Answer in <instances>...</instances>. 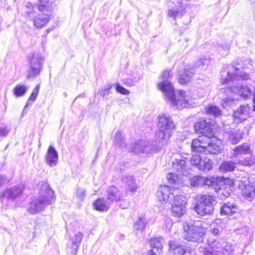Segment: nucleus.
Here are the masks:
<instances>
[{
    "label": "nucleus",
    "mask_w": 255,
    "mask_h": 255,
    "mask_svg": "<svg viewBox=\"0 0 255 255\" xmlns=\"http://www.w3.org/2000/svg\"><path fill=\"white\" fill-rule=\"evenodd\" d=\"M186 204L185 198L184 196H175L171 207L173 215L178 217L183 215L186 212Z\"/></svg>",
    "instance_id": "obj_11"
},
{
    "label": "nucleus",
    "mask_w": 255,
    "mask_h": 255,
    "mask_svg": "<svg viewBox=\"0 0 255 255\" xmlns=\"http://www.w3.org/2000/svg\"><path fill=\"white\" fill-rule=\"evenodd\" d=\"M167 179L169 183L173 184H178L179 181V177L176 174L173 173L168 174Z\"/></svg>",
    "instance_id": "obj_45"
},
{
    "label": "nucleus",
    "mask_w": 255,
    "mask_h": 255,
    "mask_svg": "<svg viewBox=\"0 0 255 255\" xmlns=\"http://www.w3.org/2000/svg\"><path fill=\"white\" fill-rule=\"evenodd\" d=\"M112 86L109 85H108L105 89H102L100 91L101 96L105 97V96L109 94V91L111 89Z\"/></svg>",
    "instance_id": "obj_51"
},
{
    "label": "nucleus",
    "mask_w": 255,
    "mask_h": 255,
    "mask_svg": "<svg viewBox=\"0 0 255 255\" xmlns=\"http://www.w3.org/2000/svg\"><path fill=\"white\" fill-rule=\"evenodd\" d=\"M220 191L221 194H223L225 197H228L230 194V192L229 191H226L224 192L222 189H220Z\"/></svg>",
    "instance_id": "obj_56"
},
{
    "label": "nucleus",
    "mask_w": 255,
    "mask_h": 255,
    "mask_svg": "<svg viewBox=\"0 0 255 255\" xmlns=\"http://www.w3.org/2000/svg\"><path fill=\"white\" fill-rule=\"evenodd\" d=\"M199 250L200 252L203 253V255H219L218 254L210 251L209 249H207L206 247H200Z\"/></svg>",
    "instance_id": "obj_49"
},
{
    "label": "nucleus",
    "mask_w": 255,
    "mask_h": 255,
    "mask_svg": "<svg viewBox=\"0 0 255 255\" xmlns=\"http://www.w3.org/2000/svg\"><path fill=\"white\" fill-rule=\"evenodd\" d=\"M7 178L4 175H0V187L8 182Z\"/></svg>",
    "instance_id": "obj_53"
},
{
    "label": "nucleus",
    "mask_w": 255,
    "mask_h": 255,
    "mask_svg": "<svg viewBox=\"0 0 255 255\" xmlns=\"http://www.w3.org/2000/svg\"><path fill=\"white\" fill-rule=\"evenodd\" d=\"M167 223L169 224V225H170V224H171V220L170 219H167V220H166Z\"/></svg>",
    "instance_id": "obj_57"
},
{
    "label": "nucleus",
    "mask_w": 255,
    "mask_h": 255,
    "mask_svg": "<svg viewBox=\"0 0 255 255\" xmlns=\"http://www.w3.org/2000/svg\"><path fill=\"white\" fill-rule=\"evenodd\" d=\"M233 153L235 157L242 154H246L250 153L251 148L250 145L246 143L236 146L233 149Z\"/></svg>",
    "instance_id": "obj_24"
},
{
    "label": "nucleus",
    "mask_w": 255,
    "mask_h": 255,
    "mask_svg": "<svg viewBox=\"0 0 255 255\" xmlns=\"http://www.w3.org/2000/svg\"><path fill=\"white\" fill-rule=\"evenodd\" d=\"M86 191L83 188H78L76 191V195L79 200L82 201L85 197Z\"/></svg>",
    "instance_id": "obj_47"
},
{
    "label": "nucleus",
    "mask_w": 255,
    "mask_h": 255,
    "mask_svg": "<svg viewBox=\"0 0 255 255\" xmlns=\"http://www.w3.org/2000/svg\"><path fill=\"white\" fill-rule=\"evenodd\" d=\"M239 187L242 190L243 195L249 200L255 195V188L249 184L248 181H241Z\"/></svg>",
    "instance_id": "obj_20"
},
{
    "label": "nucleus",
    "mask_w": 255,
    "mask_h": 255,
    "mask_svg": "<svg viewBox=\"0 0 255 255\" xmlns=\"http://www.w3.org/2000/svg\"><path fill=\"white\" fill-rule=\"evenodd\" d=\"M213 136L201 135L193 140L191 144V149L193 151L205 154L208 145Z\"/></svg>",
    "instance_id": "obj_10"
},
{
    "label": "nucleus",
    "mask_w": 255,
    "mask_h": 255,
    "mask_svg": "<svg viewBox=\"0 0 255 255\" xmlns=\"http://www.w3.org/2000/svg\"><path fill=\"white\" fill-rule=\"evenodd\" d=\"M108 196L107 200L111 205L114 202H118L122 198L120 191L115 186L110 187L107 190Z\"/></svg>",
    "instance_id": "obj_19"
},
{
    "label": "nucleus",
    "mask_w": 255,
    "mask_h": 255,
    "mask_svg": "<svg viewBox=\"0 0 255 255\" xmlns=\"http://www.w3.org/2000/svg\"><path fill=\"white\" fill-rule=\"evenodd\" d=\"M146 223L147 222L145 217L141 215L139 216L135 221L133 225V228L134 230L142 231L145 229Z\"/></svg>",
    "instance_id": "obj_30"
},
{
    "label": "nucleus",
    "mask_w": 255,
    "mask_h": 255,
    "mask_svg": "<svg viewBox=\"0 0 255 255\" xmlns=\"http://www.w3.org/2000/svg\"><path fill=\"white\" fill-rule=\"evenodd\" d=\"M255 161V157L253 156H250L246 157L243 160H238V163L244 166H251L254 164Z\"/></svg>",
    "instance_id": "obj_40"
},
{
    "label": "nucleus",
    "mask_w": 255,
    "mask_h": 255,
    "mask_svg": "<svg viewBox=\"0 0 255 255\" xmlns=\"http://www.w3.org/2000/svg\"><path fill=\"white\" fill-rule=\"evenodd\" d=\"M58 160V155L57 151L53 146H49L46 152L45 161L46 163L51 167L57 165Z\"/></svg>",
    "instance_id": "obj_17"
},
{
    "label": "nucleus",
    "mask_w": 255,
    "mask_h": 255,
    "mask_svg": "<svg viewBox=\"0 0 255 255\" xmlns=\"http://www.w3.org/2000/svg\"><path fill=\"white\" fill-rule=\"evenodd\" d=\"M138 183L133 176L128 177V191L132 194L135 193L138 188Z\"/></svg>",
    "instance_id": "obj_36"
},
{
    "label": "nucleus",
    "mask_w": 255,
    "mask_h": 255,
    "mask_svg": "<svg viewBox=\"0 0 255 255\" xmlns=\"http://www.w3.org/2000/svg\"><path fill=\"white\" fill-rule=\"evenodd\" d=\"M23 185L19 184V185L13 186L9 189L5 190L0 194L1 201L5 199L13 200L15 198L19 196L22 193Z\"/></svg>",
    "instance_id": "obj_15"
},
{
    "label": "nucleus",
    "mask_w": 255,
    "mask_h": 255,
    "mask_svg": "<svg viewBox=\"0 0 255 255\" xmlns=\"http://www.w3.org/2000/svg\"><path fill=\"white\" fill-rule=\"evenodd\" d=\"M40 189L38 195L34 197L30 202L28 211L32 214H35L43 211L46 207L55 202L54 191L46 182H42L40 185Z\"/></svg>",
    "instance_id": "obj_2"
},
{
    "label": "nucleus",
    "mask_w": 255,
    "mask_h": 255,
    "mask_svg": "<svg viewBox=\"0 0 255 255\" xmlns=\"http://www.w3.org/2000/svg\"><path fill=\"white\" fill-rule=\"evenodd\" d=\"M184 239L189 242H202L206 233L200 221L190 222L184 225Z\"/></svg>",
    "instance_id": "obj_4"
},
{
    "label": "nucleus",
    "mask_w": 255,
    "mask_h": 255,
    "mask_svg": "<svg viewBox=\"0 0 255 255\" xmlns=\"http://www.w3.org/2000/svg\"><path fill=\"white\" fill-rule=\"evenodd\" d=\"M237 100L234 99L228 98L222 101V107L228 110V108L233 107L237 104Z\"/></svg>",
    "instance_id": "obj_39"
},
{
    "label": "nucleus",
    "mask_w": 255,
    "mask_h": 255,
    "mask_svg": "<svg viewBox=\"0 0 255 255\" xmlns=\"http://www.w3.org/2000/svg\"><path fill=\"white\" fill-rule=\"evenodd\" d=\"M179 191L175 188H169L168 186H161L157 192V197L160 202H171L176 196H179Z\"/></svg>",
    "instance_id": "obj_8"
},
{
    "label": "nucleus",
    "mask_w": 255,
    "mask_h": 255,
    "mask_svg": "<svg viewBox=\"0 0 255 255\" xmlns=\"http://www.w3.org/2000/svg\"><path fill=\"white\" fill-rule=\"evenodd\" d=\"M238 209L234 204L228 203L225 204L222 207L221 210V214L222 215L232 214L237 212Z\"/></svg>",
    "instance_id": "obj_28"
},
{
    "label": "nucleus",
    "mask_w": 255,
    "mask_h": 255,
    "mask_svg": "<svg viewBox=\"0 0 255 255\" xmlns=\"http://www.w3.org/2000/svg\"><path fill=\"white\" fill-rule=\"evenodd\" d=\"M170 71H164L161 75L162 81L157 85L159 90L164 93L165 97L171 102L173 107L178 109L192 106L196 98L191 95L190 92L179 90L175 94L174 88L168 80Z\"/></svg>",
    "instance_id": "obj_1"
},
{
    "label": "nucleus",
    "mask_w": 255,
    "mask_h": 255,
    "mask_svg": "<svg viewBox=\"0 0 255 255\" xmlns=\"http://www.w3.org/2000/svg\"><path fill=\"white\" fill-rule=\"evenodd\" d=\"M11 129L5 124H0V137L6 136Z\"/></svg>",
    "instance_id": "obj_42"
},
{
    "label": "nucleus",
    "mask_w": 255,
    "mask_h": 255,
    "mask_svg": "<svg viewBox=\"0 0 255 255\" xmlns=\"http://www.w3.org/2000/svg\"><path fill=\"white\" fill-rule=\"evenodd\" d=\"M28 90V87L21 84L17 85L13 89L14 95L16 97L23 96Z\"/></svg>",
    "instance_id": "obj_35"
},
{
    "label": "nucleus",
    "mask_w": 255,
    "mask_h": 255,
    "mask_svg": "<svg viewBox=\"0 0 255 255\" xmlns=\"http://www.w3.org/2000/svg\"><path fill=\"white\" fill-rule=\"evenodd\" d=\"M204 177L200 176H195L190 178V185L193 187L203 186Z\"/></svg>",
    "instance_id": "obj_37"
},
{
    "label": "nucleus",
    "mask_w": 255,
    "mask_h": 255,
    "mask_svg": "<svg viewBox=\"0 0 255 255\" xmlns=\"http://www.w3.org/2000/svg\"><path fill=\"white\" fill-rule=\"evenodd\" d=\"M155 142L157 143L156 146L149 141L139 140L131 147V151L137 154L142 153L146 155L157 152L163 146L161 145L158 142Z\"/></svg>",
    "instance_id": "obj_6"
},
{
    "label": "nucleus",
    "mask_w": 255,
    "mask_h": 255,
    "mask_svg": "<svg viewBox=\"0 0 255 255\" xmlns=\"http://www.w3.org/2000/svg\"><path fill=\"white\" fill-rule=\"evenodd\" d=\"M213 168L212 161L207 158H204L202 160L200 165H199V169L204 172H208Z\"/></svg>",
    "instance_id": "obj_32"
},
{
    "label": "nucleus",
    "mask_w": 255,
    "mask_h": 255,
    "mask_svg": "<svg viewBox=\"0 0 255 255\" xmlns=\"http://www.w3.org/2000/svg\"><path fill=\"white\" fill-rule=\"evenodd\" d=\"M224 136L228 141L232 144L238 143L243 138L244 132L242 130L237 128H231L229 126L224 127Z\"/></svg>",
    "instance_id": "obj_9"
},
{
    "label": "nucleus",
    "mask_w": 255,
    "mask_h": 255,
    "mask_svg": "<svg viewBox=\"0 0 255 255\" xmlns=\"http://www.w3.org/2000/svg\"><path fill=\"white\" fill-rule=\"evenodd\" d=\"M50 16L46 14H39L37 17L33 19L34 26L38 28H41L46 24L50 18Z\"/></svg>",
    "instance_id": "obj_27"
},
{
    "label": "nucleus",
    "mask_w": 255,
    "mask_h": 255,
    "mask_svg": "<svg viewBox=\"0 0 255 255\" xmlns=\"http://www.w3.org/2000/svg\"><path fill=\"white\" fill-rule=\"evenodd\" d=\"M27 14H28V16L30 17H32V16H30V14H32V13L30 11L29 12H27Z\"/></svg>",
    "instance_id": "obj_58"
},
{
    "label": "nucleus",
    "mask_w": 255,
    "mask_h": 255,
    "mask_svg": "<svg viewBox=\"0 0 255 255\" xmlns=\"http://www.w3.org/2000/svg\"><path fill=\"white\" fill-rule=\"evenodd\" d=\"M196 132L206 136H213V128L210 123H207L205 120H200L195 123L194 125Z\"/></svg>",
    "instance_id": "obj_12"
},
{
    "label": "nucleus",
    "mask_w": 255,
    "mask_h": 255,
    "mask_svg": "<svg viewBox=\"0 0 255 255\" xmlns=\"http://www.w3.org/2000/svg\"><path fill=\"white\" fill-rule=\"evenodd\" d=\"M124 138L123 133L121 131H117L115 137V143L119 146H122L123 145Z\"/></svg>",
    "instance_id": "obj_44"
},
{
    "label": "nucleus",
    "mask_w": 255,
    "mask_h": 255,
    "mask_svg": "<svg viewBox=\"0 0 255 255\" xmlns=\"http://www.w3.org/2000/svg\"><path fill=\"white\" fill-rule=\"evenodd\" d=\"M39 91V86L37 85L35 88L33 90L32 93L31 94L29 98V100L27 102L26 105L25 106V108H26L29 104H31L32 102H34L36 99L37 95Z\"/></svg>",
    "instance_id": "obj_41"
},
{
    "label": "nucleus",
    "mask_w": 255,
    "mask_h": 255,
    "mask_svg": "<svg viewBox=\"0 0 255 255\" xmlns=\"http://www.w3.org/2000/svg\"><path fill=\"white\" fill-rule=\"evenodd\" d=\"M195 70L194 68L190 66L186 67L179 77V81L181 84H185L190 81Z\"/></svg>",
    "instance_id": "obj_23"
},
{
    "label": "nucleus",
    "mask_w": 255,
    "mask_h": 255,
    "mask_svg": "<svg viewBox=\"0 0 255 255\" xmlns=\"http://www.w3.org/2000/svg\"><path fill=\"white\" fill-rule=\"evenodd\" d=\"M209 243L207 248H209L210 251H212L215 253H221L223 247L221 244L219 242L212 241L211 239L208 240Z\"/></svg>",
    "instance_id": "obj_31"
},
{
    "label": "nucleus",
    "mask_w": 255,
    "mask_h": 255,
    "mask_svg": "<svg viewBox=\"0 0 255 255\" xmlns=\"http://www.w3.org/2000/svg\"><path fill=\"white\" fill-rule=\"evenodd\" d=\"M116 88L117 92L120 93L123 95L128 94V90L121 86L118 83H115L113 85Z\"/></svg>",
    "instance_id": "obj_48"
},
{
    "label": "nucleus",
    "mask_w": 255,
    "mask_h": 255,
    "mask_svg": "<svg viewBox=\"0 0 255 255\" xmlns=\"http://www.w3.org/2000/svg\"><path fill=\"white\" fill-rule=\"evenodd\" d=\"M221 146L218 143H213L210 140L209 145H208L205 154H217L221 151Z\"/></svg>",
    "instance_id": "obj_29"
},
{
    "label": "nucleus",
    "mask_w": 255,
    "mask_h": 255,
    "mask_svg": "<svg viewBox=\"0 0 255 255\" xmlns=\"http://www.w3.org/2000/svg\"><path fill=\"white\" fill-rule=\"evenodd\" d=\"M236 167V163L232 161H225L220 165L219 169L224 172L232 171Z\"/></svg>",
    "instance_id": "obj_34"
},
{
    "label": "nucleus",
    "mask_w": 255,
    "mask_h": 255,
    "mask_svg": "<svg viewBox=\"0 0 255 255\" xmlns=\"http://www.w3.org/2000/svg\"><path fill=\"white\" fill-rule=\"evenodd\" d=\"M173 168L181 174L184 175L187 170L186 162L183 159H176L173 162Z\"/></svg>",
    "instance_id": "obj_25"
},
{
    "label": "nucleus",
    "mask_w": 255,
    "mask_h": 255,
    "mask_svg": "<svg viewBox=\"0 0 255 255\" xmlns=\"http://www.w3.org/2000/svg\"><path fill=\"white\" fill-rule=\"evenodd\" d=\"M93 206L96 210L107 211L110 208L111 204L108 202L107 200L104 201V199L99 198L94 202Z\"/></svg>",
    "instance_id": "obj_26"
},
{
    "label": "nucleus",
    "mask_w": 255,
    "mask_h": 255,
    "mask_svg": "<svg viewBox=\"0 0 255 255\" xmlns=\"http://www.w3.org/2000/svg\"><path fill=\"white\" fill-rule=\"evenodd\" d=\"M53 3L48 0H39L37 3L39 11L42 14L50 15L53 8Z\"/></svg>",
    "instance_id": "obj_22"
},
{
    "label": "nucleus",
    "mask_w": 255,
    "mask_h": 255,
    "mask_svg": "<svg viewBox=\"0 0 255 255\" xmlns=\"http://www.w3.org/2000/svg\"><path fill=\"white\" fill-rule=\"evenodd\" d=\"M250 79V76L248 74L242 72L239 68H236L234 72H228L227 77L222 78L221 82L222 84H226L230 81L232 82L238 80H248Z\"/></svg>",
    "instance_id": "obj_14"
},
{
    "label": "nucleus",
    "mask_w": 255,
    "mask_h": 255,
    "mask_svg": "<svg viewBox=\"0 0 255 255\" xmlns=\"http://www.w3.org/2000/svg\"><path fill=\"white\" fill-rule=\"evenodd\" d=\"M229 45L225 44L224 46H220V47L219 48V52H221V54L223 55L224 53L222 52V51L224 50L225 51H227L229 50Z\"/></svg>",
    "instance_id": "obj_54"
},
{
    "label": "nucleus",
    "mask_w": 255,
    "mask_h": 255,
    "mask_svg": "<svg viewBox=\"0 0 255 255\" xmlns=\"http://www.w3.org/2000/svg\"><path fill=\"white\" fill-rule=\"evenodd\" d=\"M169 255H183L185 252L184 246L176 241H171L169 243Z\"/></svg>",
    "instance_id": "obj_21"
},
{
    "label": "nucleus",
    "mask_w": 255,
    "mask_h": 255,
    "mask_svg": "<svg viewBox=\"0 0 255 255\" xmlns=\"http://www.w3.org/2000/svg\"><path fill=\"white\" fill-rule=\"evenodd\" d=\"M190 163L192 165L198 167L199 169V165L201 163L202 160L201 157L199 155H193L190 159Z\"/></svg>",
    "instance_id": "obj_43"
},
{
    "label": "nucleus",
    "mask_w": 255,
    "mask_h": 255,
    "mask_svg": "<svg viewBox=\"0 0 255 255\" xmlns=\"http://www.w3.org/2000/svg\"><path fill=\"white\" fill-rule=\"evenodd\" d=\"M229 91L233 94H237L244 99L251 97L252 95V90L247 86H241L239 87H232L229 89Z\"/></svg>",
    "instance_id": "obj_18"
},
{
    "label": "nucleus",
    "mask_w": 255,
    "mask_h": 255,
    "mask_svg": "<svg viewBox=\"0 0 255 255\" xmlns=\"http://www.w3.org/2000/svg\"><path fill=\"white\" fill-rule=\"evenodd\" d=\"M250 108L248 105H242L233 114V122L239 124L243 122L249 117Z\"/></svg>",
    "instance_id": "obj_13"
},
{
    "label": "nucleus",
    "mask_w": 255,
    "mask_h": 255,
    "mask_svg": "<svg viewBox=\"0 0 255 255\" xmlns=\"http://www.w3.org/2000/svg\"><path fill=\"white\" fill-rule=\"evenodd\" d=\"M210 232L213 236L218 237L220 234V231L218 228H213L211 229Z\"/></svg>",
    "instance_id": "obj_52"
},
{
    "label": "nucleus",
    "mask_w": 255,
    "mask_h": 255,
    "mask_svg": "<svg viewBox=\"0 0 255 255\" xmlns=\"http://www.w3.org/2000/svg\"><path fill=\"white\" fill-rule=\"evenodd\" d=\"M208 60L205 58H202L199 61H198L196 64V67H199L201 66L202 65L205 64L206 63H207Z\"/></svg>",
    "instance_id": "obj_55"
},
{
    "label": "nucleus",
    "mask_w": 255,
    "mask_h": 255,
    "mask_svg": "<svg viewBox=\"0 0 255 255\" xmlns=\"http://www.w3.org/2000/svg\"><path fill=\"white\" fill-rule=\"evenodd\" d=\"M83 238V235L81 232H78L73 237H72L70 241L71 242V246H68V253L69 255H76L78 248L80 245L81 241Z\"/></svg>",
    "instance_id": "obj_16"
},
{
    "label": "nucleus",
    "mask_w": 255,
    "mask_h": 255,
    "mask_svg": "<svg viewBox=\"0 0 255 255\" xmlns=\"http://www.w3.org/2000/svg\"><path fill=\"white\" fill-rule=\"evenodd\" d=\"M206 112L208 114L214 116H220L222 113L220 109L217 106L214 105L209 106L206 109Z\"/></svg>",
    "instance_id": "obj_38"
},
{
    "label": "nucleus",
    "mask_w": 255,
    "mask_h": 255,
    "mask_svg": "<svg viewBox=\"0 0 255 255\" xmlns=\"http://www.w3.org/2000/svg\"><path fill=\"white\" fill-rule=\"evenodd\" d=\"M43 58L39 53H34L29 58V67L26 77L28 79L34 78L39 75L42 68Z\"/></svg>",
    "instance_id": "obj_7"
},
{
    "label": "nucleus",
    "mask_w": 255,
    "mask_h": 255,
    "mask_svg": "<svg viewBox=\"0 0 255 255\" xmlns=\"http://www.w3.org/2000/svg\"><path fill=\"white\" fill-rule=\"evenodd\" d=\"M162 238H153L150 241V244L152 249L151 250H156L157 252L160 253L162 250Z\"/></svg>",
    "instance_id": "obj_33"
},
{
    "label": "nucleus",
    "mask_w": 255,
    "mask_h": 255,
    "mask_svg": "<svg viewBox=\"0 0 255 255\" xmlns=\"http://www.w3.org/2000/svg\"><path fill=\"white\" fill-rule=\"evenodd\" d=\"M233 252L232 247L229 246H227L224 249H222V253L224 255H231Z\"/></svg>",
    "instance_id": "obj_50"
},
{
    "label": "nucleus",
    "mask_w": 255,
    "mask_h": 255,
    "mask_svg": "<svg viewBox=\"0 0 255 255\" xmlns=\"http://www.w3.org/2000/svg\"><path fill=\"white\" fill-rule=\"evenodd\" d=\"M214 202L213 198L210 195L201 196L194 207V210L198 215L202 216L211 215L213 213L214 209Z\"/></svg>",
    "instance_id": "obj_5"
},
{
    "label": "nucleus",
    "mask_w": 255,
    "mask_h": 255,
    "mask_svg": "<svg viewBox=\"0 0 255 255\" xmlns=\"http://www.w3.org/2000/svg\"><path fill=\"white\" fill-rule=\"evenodd\" d=\"M204 183L203 185H207L208 186H214L217 184V180L215 178H207L204 177Z\"/></svg>",
    "instance_id": "obj_46"
},
{
    "label": "nucleus",
    "mask_w": 255,
    "mask_h": 255,
    "mask_svg": "<svg viewBox=\"0 0 255 255\" xmlns=\"http://www.w3.org/2000/svg\"><path fill=\"white\" fill-rule=\"evenodd\" d=\"M158 127V131L156 134V142L163 146L171 136L175 125L168 115L161 114L159 116Z\"/></svg>",
    "instance_id": "obj_3"
}]
</instances>
